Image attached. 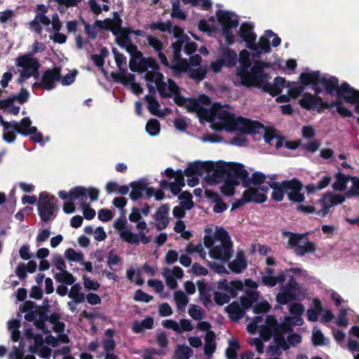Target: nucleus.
Segmentation results:
<instances>
[{
	"mask_svg": "<svg viewBox=\"0 0 359 359\" xmlns=\"http://www.w3.org/2000/svg\"><path fill=\"white\" fill-rule=\"evenodd\" d=\"M224 64V67H234L238 60L236 52L228 47L221 46L220 55L219 57Z\"/></svg>",
	"mask_w": 359,
	"mask_h": 359,
	"instance_id": "nucleus-23",
	"label": "nucleus"
},
{
	"mask_svg": "<svg viewBox=\"0 0 359 359\" xmlns=\"http://www.w3.org/2000/svg\"><path fill=\"white\" fill-rule=\"evenodd\" d=\"M129 186L131 188L130 198L133 201H136L142 196L144 192L146 189V180L142 178L137 181L131 182Z\"/></svg>",
	"mask_w": 359,
	"mask_h": 359,
	"instance_id": "nucleus-26",
	"label": "nucleus"
},
{
	"mask_svg": "<svg viewBox=\"0 0 359 359\" xmlns=\"http://www.w3.org/2000/svg\"><path fill=\"white\" fill-rule=\"evenodd\" d=\"M239 62L240 67L237 70V76L243 74H246L247 70L252 65V62L250 59V53L246 50H242L239 53Z\"/></svg>",
	"mask_w": 359,
	"mask_h": 359,
	"instance_id": "nucleus-34",
	"label": "nucleus"
},
{
	"mask_svg": "<svg viewBox=\"0 0 359 359\" xmlns=\"http://www.w3.org/2000/svg\"><path fill=\"white\" fill-rule=\"evenodd\" d=\"M175 300L177 304V309L180 311H184L189 299L186 294L182 291L175 292Z\"/></svg>",
	"mask_w": 359,
	"mask_h": 359,
	"instance_id": "nucleus-55",
	"label": "nucleus"
},
{
	"mask_svg": "<svg viewBox=\"0 0 359 359\" xmlns=\"http://www.w3.org/2000/svg\"><path fill=\"white\" fill-rule=\"evenodd\" d=\"M244 284L241 280H234L229 282V286L228 292L230 293L233 298H235L238 295V291L243 290Z\"/></svg>",
	"mask_w": 359,
	"mask_h": 359,
	"instance_id": "nucleus-54",
	"label": "nucleus"
},
{
	"mask_svg": "<svg viewBox=\"0 0 359 359\" xmlns=\"http://www.w3.org/2000/svg\"><path fill=\"white\" fill-rule=\"evenodd\" d=\"M342 91L348 93L344 97V102L351 104H355L354 111L359 114V90H355L351 86H344L342 87Z\"/></svg>",
	"mask_w": 359,
	"mask_h": 359,
	"instance_id": "nucleus-27",
	"label": "nucleus"
},
{
	"mask_svg": "<svg viewBox=\"0 0 359 359\" xmlns=\"http://www.w3.org/2000/svg\"><path fill=\"white\" fill-rule=\"evenodd\" d=\"M187 102H188V104L185 105V107L189 112H208V111L205 108H204L201 104H199V102L197 100V99L187 98Z\"/></svg>",
	"mask_w": 359,
	"mask_h": 359,
	"instance_id": "nucleus-46",
	"label": "nucleus"
},
{
	"mask_svg": "<svg viewBox=\"0 0 359 359\" xmlns=\"http://www.w3.org/2000/svg\"><path fill=\"white\" fill-rule=\"evenodd\" d=\"M224 184L220 187L221 193L225 196L231 197L235 194V188L238 186V182H236L233 180H227L226 179H224Z\"/></svg>",
	"mask_w": 359,
	"mask_h": 359,
	"instance_id": "nucleus-43",
	"label": "nucleus"
},
{
	"mask_svg": "<svg viewBox=\"0 0 359 359\" xmlns=\"http://www.w3.org/2000/svg\"><path fill=\"white\" fill-rule=\"evenodd\" d=\"M170 20L165 22L161 21L152 22L149 25V28L152 31L160 30L162 32H170Z\"/></svg>",
	"mask_w": 359,
	"mask_h": 359,
	"instance_id": "nucleus-57",
	"label": "nucleus"
},
{
	"mask_svg": "<svg viewBox=\"0 0 359 359\" xmlns=\"http://www.w3.org/2000/svg\"><path fill=\"white\" fill-rule=\"evenodd\" d=\"M45 48L43 43L36 41L32 45L31 53L24 54L17 58L16 65L22 68V71L20 72L21 77L34 76L36 79L39 76L40 64L37 58L33 57V55L38 52H42Z\"/></svg>",
	"mask_w": 359,
	"mask_h": 359,
	"instance_id": "nucleus-3",
	"label": "nucleus"
},
{
	"mask_svg": "<svg viewBox=\"0 0 359 359\" xmlns=\"http://www.w3.org/2000/svg\"><path fill=\"white\" fill-rule=\"evenodd\" d=\"M68 297L76 303H83L85 300V294L81 292L80 283H74L68 293Z\"/></svg>",
	"mask_w": 359,
	"mask_h": 359,
	"instance_id": "nucleus-39",
	"label": "nucleus"
},
{
	"mask_svg": "<svg viewBox=\"0 0 359 359\" xmlns=\"http://www.w3.org/2000/svg\"><path fill=\"white\" fill-rule=\"evenodd\" d=\"M264 128L263 124L259 121H251L242 116L236 118L235 116L228 132L239 131L243 134H256L259 133V129Z\"/></svg>",
	"mask_w": 359,
	"mask_h": 359,
	"instance_id": "nucleus-9",
	"label": "nucleus"
},
{
	"mask_svg": "<svg viewBox=\"0 0 359 359\" xmlns=\"http://www.w3.org/2000/svg\"><path fill=\"white\" fill-rule=\"evenodd\" d=\"M144 99L147 102L148 110L152 115L158 117H163L165 116V114L159 109L160 104L155 97L147 95L144 96Z\"/></svg>",
	"mask_w": 359,
	"mask_h": 359,
	"instance_id": "nucleus-35",
	"label": "nucleus"
},
{
	"mask_svg": "<svg viewBox=\"0 0 359 359\" xmlns=\"http://www.w3.org/2000/svg\"><path fill=\"white\" fill-rule=\"evenodd\" d=\"M163 74L159 72V70H153L147 72L145 75V80L149 82H154L156 84L163 79Z\"/></svg>",
	"mask_w": 359,
	"mask_h": 359,
	"instance_id": "nucleus-61",
	"label": "nucleus"
},
{
	"mask_svg": "<svg viewBox=\"0 0 359 359\" xmlns=\"http://www.w3.org/2000/svg\"><path fill=\"white\" fill-rule=\"evenodd\" d=\"M145 129L149 135H157L161 130L160 123L157 119L151 118L147 121Z\"/></svg>",
	"mask_w": 359,
	"mask_h": 359,
	"instance_id": "nucleus-51",
	"label": "nucleus"
},
{
	"mask_svg": "<svg viewBox=\"0 0 359 359\" xmlns=\"http://www.w3.org/2000/svg\"><path fill=\"white\" fill-rule=\"evenodd\" d=\"M185 5L191 4L194 7H200L201 10L208 11L212 3L210 0H182Z\"/></svg>",
	"mask_w": 359,
	"mask_h": 359,
	"instance_id": "nucleus-48",
	"label": "nucleus"
},
{
	"mask_svg": "<svg viewBox=\"0 0 359 359\" xmlns=\"http://www.w3.org/2000/svg\"><path fill=\"white\" fill-rule=\"evenodd\" d=\"M37 210L40 219L43 222L55 219L57 216V199L47 192L39 194L37 202Z\"/></svg>",
	"mask_w": 359,
	"mask_h": 359,
	"instance_id": "nucleus-5",
	"label": "nucleus"
},
{
	"mask_svg": "<svg viewBox=\"0 0 359 359\" xmlns=\"http://www.w3.org/2000/svg\"><path fill=\"white\" fill-rule=\"evenodd\" d=\"M133 299L135 302H141L148 303L153 299V297L145 293L141 289H138L135 291Z\"/></svg>",
	"mask_w": 359,
	"mask_h": 359,
	"instance_id": "nucleus-64",
	"label": "nucleus"
},
{
	"mask_svg": "<svg viewBox=\"0 0 359 359\" xmlns=\"http://www.w3.org/2000/svg\"><path fill=\"white\" fill-rule=\"evenodd\" d=\"M351 182L352 187L345 193V195L346 198L359 197V177H353Z\"/></svg>",
	"mask_w": 359,
	"mask_h": 359,
	"instance_id": "nucleus-56",
	"label": "nucleus"
},
{
	"mask_svg": "<svg viewBox=\"0 0 359 359\" xmlns=\"http://www.w3.org/2000/svg\"><path fill=\"white\" fill-rule=\"evenodd\" d=\"M275 35V33L268 29L264 32V35L259 39V43L256 44V49L251 50L252 55L254 57H259L262 53H269L271 51L269 39Z\"/></svg>",
	"mask_w": 359,
	"mask_h": 359,
	"instance_id": "nucleus-19",
	"label": "nucleus"
},
{
	"mask_svg": "<svg viewBox=\"0 0 359 359\" xmlns=\"http://www.w3.org/2000/svg\"><path fill=\"white\" fill-rule=\"evenodd\" d=\"M226 107H229V105L222 106L219 103H215L212 108V113L216 118L221 121L222 127L228 131L235 114L225 109Z\"/></svg>",
	"mask_w": 359,
	"mask_h": 359,
	"instance_id": "nucleus-14",
	"label": "nucleus"
},
{
	"mask_svg": "<svg viewBox=\"0 0 359 359\" xmlns=\"http://www.w3.org/2000/svg\"><path fill=\"white\" fill-rule=\"evenodd\" d=\"M197 286L199 292V297L203 304L206 308L213 306V302L211 299L212 288L203 280H198Z\"/></svg>",
	"mask_w": 359,
	"mask_h": 359,
	"instance_id": "nucleus-22",
	"label": "nucleus"
},
{
	"mask_svg": "<svg viewBox=\"0 0 359 359\" xmlns=\"http://www.w3.org/2000/svg\"><path fill=\"white\" fill-rule=\"evenodd\" d=\"M120 236L123 241L130 244H135L137 245L140 243L139 235L132 232L128 229L121 231Z\"/></svg>",
	"mask_w": 359,
	"mask_h": 359,
	"instance_id": "nucleus-47",
	"label": "nucleus"
},
{
	"mask_svg": "<svg viewBox=\"0 0 359 359\" xmlns=\"http://www.w3.org/2000/svg\"><path fill=\"white\" fill-rule=\"evenodd\" d=\"M216 16L218 22L222 25V35L225 38L227 45L233 44L235 39L231 29L238 26V20L237 18L232 19V17L234 16L233 13L222 10L217 11Z\"/></svg>",
	"mask_w": 359,
	"mask_h": 359,
	"instance_id": "nucleus-8",
	"label": "nucleus"
},
{
	"mask_svg": "<svg viewBox=\"0 0 359 359\" xmlns=\"http://www.w3.org/2000/svg\"><path fill=\"white\" fill-rule=\"evenodd\" d=\"M168 212V204L161 205L156 210L154 218L156 222L155 226L158 231H161L168 226L169 224Z\"/></svg>",
	"mask_w": 359,
	"mask_h": 359,
	"instance_id": "nucleus-20",
	"label": "nucleus"
},
{
	"mask_svg": "<svg viewBox=\"0 0 359 359\" xmlns=\"http://www.w3.org/2000/svg\"><path fill=\"white\" fill-rule=\"evenodd\" d=\"M299 105L306 110H316L322 113L326 109L328 102H324L318 95H313L309 93H304L302 99L299 100Z\"/></svg>",
	"mask_w": 359,
	"mask_h": 359,
	"instance_id": "nucleus-11",
	"label": "nucleus"
},
{
	"mask_svg": "<svg viewBox=\"0 0 359 359\" xmlns=\"http://www.w3.org/2000/svg\"><path fill=\"white\" fill-rule=\"evenodd\" d=\"M215 168V163L212 161H196L188 165L184 170V173L187 177H192L193 175L201 176L204 172H210Z\"/></svg>",
	"mask_w": 359,
	"mask_h": 359,
	"instance_id": "nucleus-16",
	"label": "nucleus"
},
{
	"mask_svg": "<svg viewBox=\"0 0 359 359\" xmlns=\"http://www.w3.org/2000/svg\"><path fill=\"white\" fill-rule=\"evenodd\" d=\"M123 22L118 12L113 13L112 18H106L104 20H97L94 22V26L101 29L110 31L114 35H116V29L120 27V24Z\"/></svg>",
	"mask_w": 359,
	"mask_h": 359,
	"instance_id": "nucleus-18",
	"label": "nucleus"
},
{
	"mask_svg": "<svg viewBox=\"0 0 359 359\" xmlns=\"http://www.w3.org/2000/svg\"><path fill=\"white\" fill-rule=\"evenodd\" d=\"M320 83L322 84L325 88V92L327 95H337V99L343 98L348 94V93H344L342 91V87L344 86H350L348 83L344 82L339 85V79L335 76H330L326 78L323 76L320 81Z\"/></svg>",
	"mask_w": 359,
	"mask_h": 359,
	"instance_id": "nucleus-10",
	"label": "nucleus"
},
{
	"mask_svg": "<svg viewBox=\"0 0 359 359\" xmlns=\"http://www.w3.org/2000/svg\"><path fill=\"white\" fill-rule=\"evenodd\" d=\"M245 194H247V197L251 200L250 203H262L267 199L266 195L259 193V189L255 187H248V189L243 192V195Z\"/></svg>",
	"mask_w": 359,
	"mask_h": 359,
	"instance_id": "nucleus-32",
	"label": "nucleus"
},
{
	"mask_svg": "<svg viewBox=\"0 0 359 359\" xmlns=\"http://www.w3.org/2000/svg\"><path fill=\"white\" fill-rule=\"evenodd\" d=\"M54 278L57 282L67 285H72L76 281L75 277L67 269L62 271L60 273H56L54 275Z\"/></svg>",
	"mask_w": 359,
	"mask_h": 359,
	"instance_id": "nucleus-40",
	"label": "nucleus"
},
{
	"mask_svg": "<svg viewBox=\"0 0 359 359\" xmlns=\"http://www.w3.org/2000/svg\"><path fill=\"white\" fill-rule=\"evenodd\" d=\"M266 178V177L264 173L261 172H255L252 173L251 178L249 177V175L247 177L246 181L248 183V187L250 184H252L253 185H261L265 182Z\"/></svg>",
	"mask_w": 359,
	"mask_h": 359,
	"instance_id": "nucleus-52",
	"label": "nucleus"
},
{
	"mask_svg": "<svg viewBox=\"0 0 359 359\" xmlns=\"http://www.w3.org/2000/svg\"><path fill=\"white\" fill-rule=\"evenodd\" d=\"M288 88L291 97H297L303 93L306 86H303L302 84L298 85L296 83H292L288 86Z\"/></svg>",
	"mask_w": 359,
	"mask_h": 359,
	"instance_id": "nucleus-63",
	"label": "nucleus"
},
{
	"mask_svg": "<svg viewBox=\"0 0 359 359\" xmlns=\"http://www.w3.org/2000/svg\"><path fill=\"white\" fill-rule=\"evenodd\" d=\"M179 199L180 200V205L187 210H189L194 207L192 196L189 191L182 192L179 196Z\"/></svg>",
	"mask_w": 359,
	"mask_h": 359,
	"instance_id": "nucleus-50",
	"label": "nucleus"
},
{
	"mask_svg": "<svg viewBox=\"0 0 359 359\" xmlns=\"http://www.w3.org/2000/svg\"><path fill=\"white\" fill-rule=\"evenodd\" d=\"M325 337L320 330L315 327L312 332V343L315 346H323L325 343Z\"/></svg>",
	"mask_w": 359,
	"mask_h": 359,
	"instance_id": "nucleus-58",
	"label": "nucleus"
},
{
	"mask_svg": "<svg viewBox=\"0 0 359 359\" xmlns=\"http://www.w3.org/2000/svg\"><path fill=\"white\" fill-rule=\"evenodd\" d=\"M146 39L148 42V45L154 48L156 52L161 51L163 48V42L158 38L152 35H147Z\"/></svg>",
	"mask_w": 359,
	"mask_h": 359,
	"instance_id": "nucleus-59",
	"label": "nucleus"
},
{
	"mask_svg": "<svg viewBox=\"0 0 359 359\" xmlns=\"http://www.w3.org/2000/svg\"><path fill=\"white\" fill-rule=\"evenodd\" d=\"M215 333L213 331H208L205 336L204 353L211 355L216 349Z\"/></svg>",
	"mask_w": 359,
	"mask_h": 359,
	"instance_id": "nucleus-36",
	"label": "nucleus"
},
{
	"mask_svg": "<svg viewBox=\"0 0 359 359\" xmlns=\"http://www.w3.org/2000/svg\"><path fill=\"white\" fill-rule=\"evenodd\" d=\"M226 312L231 320L237 321L245 316L243 309H241L238 302L233 301L225 307Z\"/></svg>",
	"mask_w": 359,
	"mask_h": 359,
	"instance_id": "nucleus-31",
	"label": "nucleus"
},
{
	"mask_svg": "<svg viewBox=\"0 0 359 359\" xmlns=\"http://www.w3.org/2000/svg\"><path fill=\"white\" fill-rule=\"evenodd\" d=\"M61 79V68L55 67L52 69H48L43 73L39 85L47 90H51L55 88V82L60 81Z\"/></svg>",
	"mask_w": 359,
	"mask_h": 359,
	"instance_id": "nucleus-12",
	"label": "nucleus"
},
{
	"mask_svg": "<svg viewBox=\"0 0 359 359\" xmlns=\"http://www.w3.org/2000/svg\"><path fill=\"white\" fill-rule=\"evenodd\" d=\"M46 302V305L38 306L29 300L20 307V311L25 313V319L28 322H34L35 327L45 334L49 332L45 324L48 321L49 311V305Z\"/></svg>",
	"mask_w": 359,
	"mask_h": 359,
	"instance_id": "nucleus-2",
	"label": "nucleus"
},
{
	"mask_svg": "<svg viewBox=\"0 0 359 359\" xmlns=\"http://www.w3.org/2000/svg\"><path fill=\"white\" fill-rule=\"evenodd\" d=\"M269 67H271L270 63L255 60L253 65L250 70H247L246 74L238 76L241 79V85L248 88L255 87L262 89L266 81L269 80V74L264 72V69Z\"/></svg>",
	"mask_w": 359,
	"mask_h": 359,
	"instance_id": "nucleus-4",
	"label": "nucleus"
},
{
	"mask_svg": "<svg viewBox=\"0 0 359 359\" xmlns=\"http://www.w3.org/2000/svg\"><path fill=\"white\" fill-rule=\"evenodd\" d=\"M287 180L282 182H267L270 188L273 189L271 198L277 202H280L283 200L284 194H286L287 189Z\"/></svg>",
	"mask_w": 359,
	"mask_h": 359,
	"instance_id": "nucleus-24",
	"label": "nucleus"
},
{
	"mask_svg": "<svg viewBox=\"0 0 359 359\" xmlns=\"http://www.w3.org/2000/svg\"><path fill=\"white\" fill-rule=\"evenodd\" d=\"M108 55V49L106 47H102L99 55L93 54L91 55L90 58L98 68L104 71L103 66L104 63V58Z\"/></svg>",
	"mask_w": 359,
	"mask_h": 359,
	"instance_id": "nucleus-45",
	"label": "nucleus"
},
{
	"mask_svg": "<svg viewBox=\"0 0 359 359\" xmlns=\"http://www.w3.org/2000/svg\"><path fill=\"white\" fill-rule=\"evenodd\" d=\"M344 102L343 98L336 99V100L326 104L325 108L332 109L336 107L337 112L343 118L353 116V113L343 105Z\"/></svg>",
	"mask_w": 359,
	"mask_h": 359,
	"instance_id": "nucleus-33",
	"label": "nucleus"
},
{
	"mask_svg": "<svg viewBox=\"0 0 359 359\" xmlns=\"http://www.w3.org/2000/svg\"><path fill=\"white\" fill-rule=\"evenodd\" d=\"M31 124L32 121L30 118L29 117H25L22 118L19 123L15 121H13L12 128L23 136H28L36 131V127L32 126Z\"/></svg>",
	"mask_w": 359,
	"mask_h": 359,
	"instance_id": "nucleus-21",
	"label": "nucleus"
},
{
	"mask_svg": "<svg viewBox=\"0 0 359 359\" xmlns=\"http://www.w3.org/2000/svg\"><path fill=\"white\" fill-rule=\"evenodd\" d=\"M194 352L193 350L187 345H177L174 353V359H189Z\"/></svg>",
	"mask_w": 359,
	"mask_h": 359,
	"instance_id": "nucleus-42",
	"label": "nucleus"
},
{
	"mask_svg": "<svg viewBox=\"0 0 359 359\" xmlns=\"http://www.w3.org/2000/svg\"><path fill=\"white\" fill-rule=\"evenodd\" d=\"M231 271L236 273H242L248 266L247 259L243 251H238L236 253V257L228 264Z\"/></svg>",
	"mask_w": 359,
	"mask_h": 359,
	"instance_id": "nucleus-25",
	"label": "nucleus"
},
{
	"mask_svg": "<svg viewBox=\"0 0 359 359\" xmlns=\"http://www.w3.org/2000/svg\"><path fill=\"white\" fill-rule=\"evenodd\" d=\"M168 33H172L175 38L177 39V41H182L184 40V43L189 40V36L184 33V29L177 26V25H172V22L170 23V32H168Z\"/></svg>",
	"mask_w": 359,
	"mask_h": 359,
	"instance_id": "nucleus-53",
	"label": "nucleus"
},
{
	"mask_svg": "<svg viewBox=\"0 0 359 359\" xmlns=\"http://www.w3.org/2000/svg\"><path fill=\"white\" fill-rule=\"evenodd\" d=\"M69 200L79 201L81 207L83 206V203H87V188L83 187H75L69 191Z\"/></svg>",
	"mask_w": 359,
	"mask_h": 359,
	"instance_id": "nucleus-30",
	"label": "nucleus"
},
{
	"mask_svg": "<svg viewBox=\"0 0 359 359\" xmlns=\"http://www.w3.org/2000/svg\"><path fill=\"white\" fill-rule=\"evenodd\" d=\"M12 97L14 101H17L18 103L22 104L28 101L29 93L25 88H21L20 92L16 95H13Z\"/></svg>",
	"mask_w": 359,
	"mask_h": 359,
	"instance_id": "nucleus-62",
	"label": "nucleus"
},
{
	"mask_svg": "<svg viewBox=\"0 0 359 359\" xmlns=\"http://www.w3.org/2000/svg\"><path fill=\"white\" fill-rule=\"evenodd\" d=\"M240 348L239 342L234 339L229 341V347L226 350V356L228 359H236L237 351Z\"/></svg>",
	"mask_w": 359,
	"mask_h": 359,
	"instance_id": "nucleus-49",
	"label": "nucleus"
},
{
	"mask_svg": "<svg viewBox=\"0 0 359 359\" xmlns=\"http://www.w3.org/2000/svg\"><path fill=\"white\" fill-rule=\"evenodd\" d=\"M114 81L124 86L131 85L135 81V76L131 73H126L124 70L121 73L112 72L111 74Z\"/></svg>",
	"mask_w": 359,
	"mask_h": 359,
	"instance_id": "nucleus-38",
	"label": "nucleus"
},
{
	"mask_svg": "<svg viewBox=\"0 0 359 359\" xmlns=\"http://www.w3.org/2000/svg\"><path fill=\"white\" fill-rule=\"evenodd\" d=\"M310 233V232L297 233L287 231L283 232V235L288 238V247L294 249L295 255L300 257L304 256L306 253H313L316 250V245L312 241H307L304 245L299 244L300 241Z\"/></svg>",
	"mask_w": 359,
	"mask_h": 359,
	"instance_id": "nucleus-7",
	"label": "nucleus"
},
{
	"mask_svg": "<svg viewBox=\"0 0 359 359\" xmlns=\"http://www.w3.org/2000/svg\"><path fill=\"white\" fill-rule=\"evenodd\" d=\"M65 255L69 261L81 262L83 260V255L81 252H76L72 248H68L65 252Z\"/></svg>",
	"mask_w": 359,
	"mask_h": 359,
	"instance_id": "nucleus-60",
	"label": "nucleus"
},
{
	"mask_svg": "<svg viewBox=\"0 0 359 359\" xmlns=\"http://www.w3.org/2000/svg\"><path fill=\"white\" fill-rule=\"evenodd\" d=\"M302 292L297 289L283 286L281 291L276 294V302L281 305H285L289 302L300 300L304 297V294Z\"/></svg>",
	"mask_w": 359,
	"mask_h": 359,
	"instance_id": "nucleus-15",
	"label": "nucleus"
},
{
	"mask_svg": "<svg viewBox=\"0 0 359 359\" xmlns=\"http://www.w3.org/2000/svg\"><path fill=\"white\" fill-rule=\"evenodd\" d=\"M321 78L319 71L302 72L299 76V81L301 84L306 87L309 85L316 86L317 84L320 83Z\"/></svg>",
	"mask_w": 359,
	"mask_h": 359,
	"instance_id": "nucleus-28",
	"label": "nucleus"
},
{
	"mask_svg": "<svg viewBox=\"0 0 359 359\" xmlns=\"http://www.w3.org/2000/svg\"><path fill=\"white\" fill-rule=\"evenodd\" d=\"M189 67V64L187 59L180 58L176 60H172L170 69H172L175 73L186 72Z\"/></svg>",
	"mask_w": 359,
	"mask_h": 359,
	"instance_id": "nucleus-44",
	"label": "nucleus"
},
{
	"mask_svg": "<svg viewBox=\"0 0 359 359\" xmlns=\"http://www.w3.org/2000/svg\"><path fill=\"white\" fill-rule=\"evenodd\" d=\"M219 169L217 172H222L224 179L238 182V185L241 182L243 187H248L246 179L249 173L243 164L235 162L226 163L222 161H219Z\"/></svg>",
	"mask_w": 359,
	"mask_h": 359,
	"instance_id": "nucleus-6",
	"label": "nucleus"
},
{
	"mask_svg": "<svg viewBox=\"0 0 359 359\" xmlns=\"http://www.w3.org/2000/svg\"><path fill=\"white\" fill-rule=\"evenodd\" d=\"M219 169V161L216 162L215 164V168L212 170V174H208L205 177V180L210 185H214L219 183L223 181L224 177L222 172H217V170Z\"/></svg>",
	"mask_w": 359,
	"mask_h": 359,
	"instance_id": "nucleus-41",
	"label": "nucleus"
},
{
	"mask_svg": "<svg viewBox=\"0 0 359 359\" xmlns=\"http://www.w3.org/2000/svg\"><path fill=\"white\" fill-rule=\"evenodd\" d=\"M238 35L245 43L250 50L256 49V34L253 32V26L248 22L242 23L238 32Z\"/></svg>",
	"mask_w": 359,
	"mask_h": 359,
	"instance_id": "nucleus-17",
	"label": "nucleus"
},
{
	"mask_svg": "<svg viewBox=\"0 0 359 359\" xmlns=\"http://www.w3.org/2000/svg\"><path fill=\"white\" fill-rule=\"evenodd\" d=\"M149 68L153 70H160V66L155 58L152 57H146L142 55L138 61V71L137 72H147Z\"/></svg>",
	"mask_w": 359,
	"mask_h": 359,
	"instance_id": "nucleus-29",
	"label": "nucleus"
},
{
	"mask_svg": "<svg viewBox=\"0 0 359 359\" xmlns=\"http://www.w3.org/2000/svg\"><path fill=\"white\" fill-rule=\"evenodd\" d=\"M204 244L212 259L226 262L232 256L233 243L227 231L222 227L213 236L205 235Z\"/></svg>",
	"mask_w": 359,
	"mask_h": 359,
	"instance_id": "nucleus-1",
	"label": "nucleus"
},
{
	"mask_svg": "<svg viewBox=\"0 0 359 359\" xmlns=\"http://www.w3.org/2000/svg\"><path fill=\"white\" fill-rule=\"evenodd\" d=\"M353 177L340 172L335 175V182L332 184V189L335 191H344L346 189V184L349 180L351 181Z\"/></svg>",
	"mask_w": 359,
	"mask_h": 359,
	"instance_id": "nucleus-37",
	"label": "nucleus"
},
{
	"mask_svg": "<svg viewBox=\"0 0 359 359\" xmlns=\"http://www.w3.org/2000/svg\"><path fill=\"white\" fill-rule=\"evenodd\" d=\"M286 194L288 199L294 203H302L304 201V194L301 193L303 184L301 181L297 178L287 180Z\"/></svg>",
	"mask_w": 359,
	"mask_h": 359,
	"instance_id": "nucleus-13",
	"label": "nucleus"
}]
</instances>
